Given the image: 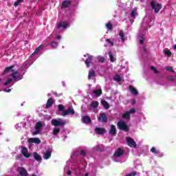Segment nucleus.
<instances>
[{"label":"nucleus","instance_id":"nucleus-1","mask_svg":"<svg viewBox=\"0 0 176 176\" xmlns=\"http://www.w3.org/2000/svg\"><path fill=\"white\" fill-rule=\"evenodd\" d=\"M151 9L154 10L155 13L157 14L159 12H160V10L162 9V4L159 3H156L154 0L151 1L150 3Z\"/></svg>","mask_w":176,"mask_h":176},{"label":"nucleus","instance_id":"nucleus-26","mask_svg":"<svg viewBox=\"0 0 176 176\" xmlns=\"http://www.w3.org/2000/svg\"><path fill=\"white\" fill-rule=\"evenodd\" d=\"M101 104L104 106L105 109H109V104L108 103V102H107V100H102Z\"/></svg>","mask_w":176,"mask_h":176},{"label":"nucleus","instance_id":"nucleus-33","mask_svg":"<svg viewBox=\"0 0 176 176\" xmlns=\"http://www.w3.org/2000/svg\"><path fill=\"white\" fill-rule=\"evenodd\" d=\"M113 79L114 80H116V82H122V78H120V76H119V74H116Z\"/></svg>","mask_w":176,"mask_h":176},{"label":"nucleus","instance_id":"nucleus-10","mask_svg":"<svg viewBox=\"0 0 176 176\" xmlns=\"http://www.w3.org/2000/svg\"><path fill=\"white\" fill-rule=\"evenodd\" d=\"M95 133L96 134H98L99 135H101L107 133V129H105L104 128L96 127L95 129Z\"/></svg>","mask_w":176,"mask_h":176},{"label":"nucleus","instance_id":"nucleus-18","mask_svg":"<svg viewBox=\"0 0 176 176\" xmlns=\"http://www.w3.org/2000/svg\"><path fill=\"white\" fill-rule=\"evenodd\" d=\"M51 156L52 152L50 151H46L43 154V159H45V160H47V159H50Z\"/></svg>","mask_w":176,"mask_h":176},{"label":"nucleus","instance_id":"nucleus-43","mask_svg":"<svg viewBox=\"0 0 176 176\" xmlns=\"http://www.w3.org/2000/svg\"><path fill=\"white\" fill-rule=\"evenodd\" d=\"M51 46H52V47H53V49H56V47H57V46H58V44L56 42H52L51 43Z\"/></svg>","mask_w":176,"mask_h":176},{"label":"nucleus","instance_id":"nucleus-2","mask_svg":"<svg viewBox=\"0 0 176 176\" xmlns=\"http://www.w3.org/2000/svg\"><path fill=\"white\" fill-rule=\"evenodd\" d=\"M51 123L55 127H58V126H65L67 122H65V120L63 119H58V120L53 119L52 120Z\"/></svg>","mask_w":176,"mask_h":176},{"label":"nucleus","instance_id":"nucleus-63","mask_svg":"<svg viewBox=\"0 0 176 176\" xmlns=\"http://www.w3.org/2000/svg\"><path fill=\"white\" fill-rule=\"evenodd\" d=\"M135 1H139V0H135Z\"/></svg>","mask_w":176,"mask_h":176},{"label":"nucleus","instance_id":"nucleus-31","mask_svg":"<svg viewBox=\"0 0 176 176\" xmlns=\"http://www.w3.org/2000/svg\"><path fill=\"white\" fill-rule=\"evenodd\" d=\"M109 56L111 63H114L115 57L113 56V54H112V52H109Z\"/></svg>","mask_w":176,"mask_h":176},{"label":"nucleus","instance_id":"nucleus-42","mask_svg":"<svg viewBox=\"0 0 176 176\" xmlns=\"http://www.w3.org/2000/svg\"><path fill=\"white\" fill-rule=\"evenodd\" d=\"M128 113H129V115H131V113H135V109L132 108L129 111H127Z\"/></svg>","mask_w":176,"mask_h":176},{"label":"nucleus","instance_id":"nucleus-35","mask_svg":"<svg viewBox=\"0 0 176 176\" xmlns=\"http://www.w3.org/2000/svg\"><path fill=\"white\" fill-rule=\"evenodd\" d=\"M164 54H165V56H168V57H171V56H173V53L170 52L169 50H166L164 52Z\"/></svg>","mask_w":176,"mask_h":176},{"label":"nucleus","instance_id":"nucleus-14","mask_svg":"<svg viewBox=\"0 0 176 176\" xmlns=\"http://www.w3.org/2000/svg\"><path fill=\"white\" fill-rule=\"evenodd\" d=\"M71 3H72V1H71V0H65L62 3L61 8L64 9L69 8V6H71Z\"/></svg>","mask_w":176,"mask_h":176},{"label":"nucleus","instance_id":"nucleus-28","mask_svg":"<svg viewBox=\"0 0 176 176\" xmlns=\"http://www.w3.org/2000/svg\"><path fill=\"white\" fill-rule=\"evenodd\" d=\"M119 36H120L122 42L126 41V38H124V32H123V30L120 31Z\"/></svg>","mask_w":176,"mask_h":176},{"label":"nucleus","instance_id":"nucleus-15","mask_svg":"<svg viewBox=\"0 0 176 176\" xmlns=\"http://www.w3.org/2000/svg\"><path fill=\"white\" fill-rule=\"evenodd\" d=\"M30 144H41V140L38 138H31L28 140Z\"/></svg>","mask_w":176,"mask_h":176},{"label":"nucleus","instance_id":"nucleus-36","mask_svg":"<svg viewBox=\"0 0 176 176\" xmlns=\"http://www.w3.org/2000/svg\"><path fill=\"white\" fill-rule=\"evenodd\" d=\"M58 109L59 112H63V111H64V109H65V107H64V105H63V104H59V105H58Z\"/></svg>","mask_w":176,"mask_h":176},{"label":"nucleus","instance_id":"nucleus-58","mask_svg":"<svg viewBox=\"0 0 176 176\" xmlns=\"http://www.w3.org/2000/svg\"><path fill=\"white\" fill-rule=\"evenodd\" d=\"M173 49L176 50V45H173Z\"/></svg>","mask_w":176,"mask_h":176},{"label":"nucleus","instance_id":"nucleus-16","mask_svg":"<svg viewBox=\"0 0 176 176\" xmlns=\"http://www.w3.org/2000/svg\"><path fill=\"white\" fill-rule=\"evenodd\" d=\"M109 133L111 135H116V126H115L113 124H111Z\"/></svg>","mask_w":176,"mask_h":176},{"label":"nucleus","instance_id":"nucleus-55","mask_svg":"<svg viewBox=\"0 0 176 176\" xmlns=\"http://www.w3.org/2000/svg\"><path fill=\"white\" fill-rule=\"evenodd\" d=\"M53 95L56 96V97H58V95H57V92H53Z\"/></svg>","mask_w":176,"mask_h":176},{"label":"nucleus","instance_id":"nucleus-45","mask_svg":"<svg viewBox=\"0 0 176 176\" xmlns=\"http://www.w3.org/2000/svg\"><path fill=\"white\" fill-rule=\"evenodd\" d=\"M131 17H133V19H135V10H133L131 11Z\"/></svg>","mask_w":176,"mask_h":176},{"label":"nucleus","instance_id":"nucleus-17","mask_svg":"<svg viewBox=\"0 0 176 176\" xmlns=\"http://www.w3.org/2000/svg\"><path fill=\"white\" fill-rule=\"evenodd\" d=\"M53 104H54V100H53V99H52V98H50L48 99V100L47 101V104L45 105V108L47 109L50 108V107L53 106Z\"/></svg>","mask_w":176,"mask_h":176},{"label":"nucleus","instance_id":"nucleus-13","mask_svg":"<svg viewBox=\"0 0 176 176\" xmlns=\"http://www.w3.org/2000/svg\"><path fill=\"white\" fill-rule=\"evenodd\" d=\"M124 153V151L122 148H118L117 151H116L115 153H113V156L114 157H120V156H122Z\"/></svg>","mask_w":176,"mask_h":176},{"label":"nucleus","instance_id":"nucleus-5","mask_svg":"<svg viewBox=\"0 0 176 176\" xmlns=\"http://www.w3.org/2000/svg\"><path fill=\"white\" fill-rule=\"evenodd\" d=\"M67 115H75V110L72 106L69 107L68 109L62 113V116H67Z\"/></svg>","mask_w":176,"mask_h":176},{"label":"nucleus","instance_id":"nucleus-24","mask_svg":"<svg viewBox=\"0 0 176 176\" xmlns=\"http://www.w3.org/2000/svg\"><path fill=\"white\" fill-rule=\"evenodd\" d=\"M94 94H95L96 97H100V96L102 94V90L101 89H96L94 91Z\"/></svg>","mask_w":176,"mask_h":176},{"label":"nucleus","instance_id":"nucleus-41","mask_svg":"<svg viewBox=\"0 0 176 176\" xmlns=\"http://www.w3.org/2000/svg\"><path fill=\"white\" fill-rule=\"evenodd\" d=\"M11 82H13V79L12 78H9L8 80H6L4 82V86H8V85H9V83H10Z\"/></svg>","mask_w":176,"mask_h":176},{"label":"nucleus","instance_id":"nucleus-59","mask_svg":"<svg viewBox=\"0 0 176 176\" xmlns=\"http://www.w3.org/2000/svg\"><path fill=\"white\" fill-rule=\"evenodd\" d=\"M31 176H37V175L35 174H32Z\"/></svg>","mask_w":176,"mask_h":176},{"label":"nucleus","instance_id":"nucleus-49","mask_svg":"<svg viewBox=\"0 0 176 176\" xmlns=\"http://www.w3.org/2000/svg\"><path fill=\"white\" fill-rule=\"evenodd\" d=\"M135 175H137V173H135V172H132V173H131L126 175V176H135Z\"/></svg>","mask_w":176,"mask_h":176},{"label":"nucleus","instance_id":"nucleus-46","mask_svg":"<svg viewBox=\"0 0 176 176\" xmlns=\"http://www.w3.org/2000/svg\"><path fill=\"white\" fill-rule=\"evenodd\" d=\"M151 69H153V71H154L155 74H159V71H157V69H156V67L151 66Z\"/></svg>","mask_w":176,"mask_h":176},{"label":"nucleus","instance_id":"nucleus-3","mask_svg":"<svg viewBox=\"0 0 176 176\" xmlns=\"http://www.w3.org/2000/svg\"><path fill=\"white\" fill-rule=\"evenodd\" d=\"M117 126H118V128L119 129V130H121L122 131L127 132L129 130V126L124 121L118 122L117 124Z\"/></svg>","mask_w":176,"mask_h":176},{"label":"nucleus","instance_id":"nucleus-27","mask_svg":"<svg viewBox=\"0 0 176 176\" xmlns=\"http://www.w3.org/2000/svg\"><path fill=\"white\" fill-rule=\"evenodd\" d=\"M131 116L129 113L126 111L124 114H122V119H126V120H130Z\"/></svg>","mask_w":176,"mask_h":176},{"label":"nucleus","instance_id":"nucleus-21","mask_svg":"<svg viewBox=\"0 0 176 176\" xmlns=\"http://www.w3.org/2000/svg\"><path fill=\"white\" fill-rule=\"evenodd\" d=\"M92 78H96V72L91 69L89 71L88 79L89 80H91Z\"/></svg>","mask_w":176,"mask_h":176},{"label":"nucleus","instance_id":"nucleus-19","mask_svg":"<svg viewBox=\"0 0 176 176\" xmlns=\"http://www.w3.org/2000/svg\"><path fill=\"white\" fill-rule=\"evenodd\" d=\"M129 91H131V93L133 96H138V91H137V89L131 85L129 86Z\"/></svg>","mask_w":176,"mask_h":176},{"label":"nucleus","instance_id":"nucleus-40","mask_svg":"<svg viewBox=\"0 0 176 176\" xmlns=\"http://www.w3.org/2000/svg\"><path fill=\"white\" fill-rule=\"evenodd\" d=\"M166 71H168L169 72H172L173 74H175V71L173 69V67H166Z\"/></svg>","mask_w":176,"mask_h":176},{"label":"nucleus","instance_id":"nucleus-32","mask_svg":"<svg viewBox=\"0 0 176 176\" xmlns=\"http://www.w3.org/2000/svg\"><path fill=\"white\" fill-rule=\"evenodd\" d=\"M97 60L99 63H103L105 62V58H104L103 56H98Z\"/></svg>","mask_w":176,"mask_h":176},{"label":"nucleus","instance_id":"nucleus-9","mask_svg":"<svg viewBox=\"0 0 176 176\" xmlns=\"http://www.w3.org/2000/svg\"><path fill=\"white\" fill-rule=\"evenodd\" d=\"M81 120L85 124H90L91 123V118L89 116H84L82 117Z\"/></svg>","mask_w":176,"mask_h":176},{"label":"nucleus","instance_id":"nucleus-38","mask_svg":"<svg viewBox=\"0 0 176 176\" xmlns=\"http://www.w3.org/2000/svg\"><path fill=\"white\" fill-rule=\"evenodd\" d=\"M41 49H42V45L37 47L33 54H36V53H39V52H41Z\"/></svg>","mask_w":176,"mask_h":176},{"label":"nucleus","instance_id":"nucleus-6","mask_svg":"<svg viewBox=\"0 0 176 176\" xmlns=\"http://www.w3.org/2000/svg\"><path fill=\"white\" fill-rule=\"evenodd\" d=\"M84 57H87V58L85 60V63L87 65V67L89 68L90 67V64H91V61H93V56L87 54L84 55Z\"/></svg>","mask_w":176,"mask_h":176},{"label":"nucleus","instance_id":"nucleus-25","mask_svg":"<svg viewBox=\"0 0 176 176\" xmlns=\"http://www.w3.org/2000/svg\"><path fill=\"white\" fill-rule=\"evenodd\" d=\"M13 68H14V65L6 67V69H4V74H8L10 72V71H12Z\"/></svg>","mask_w":176,"mask_h":176},{"label":"nucleus","instance_id":"nucleus-52","mask_svg":"<svg viewBox=\"0 0 176 176\" xmlns=\"http://www.w3.org/2000/svg\"><path fill=\"white\" fill-rule=\"evenodd\" d=\"M140 45H142L144 43V37H142V39L140 40Z\"/></svg>","mask_w":176,"mask_h":176},{"label":"nucleus","instance_id":"nucleus-47","mask_svg":"<svg viewBox=\"0 0 176 176\" xmlns=\"http://www.w3.org/2000/svg\"><path fill=\"white\" fill-rule=\"evenodd\" d=\"M95 151H96L97 152H101V148H100V146H96L95 148H94Z\"/></svg>","mask_w":176,"mask_h":176},{"label":"nucleus","instance_id":"nucleus-29","mask_svg":"<svg viewBox=\"0 0 176 176\" xmlns=\"http://www.w3.org/2000/svg\"><path fill=\"white\" fill-rule=\"evenodd\" d=\"M151 152L152 153H154V155H159V153H160V151L156 150V148H155V147H152L151 148Z\"/></svg>","mask_w":176,"mask_h":176},{"label":"nucleus","instance_id":"nucleus-61","mask_svg":"<svg viewBox=\"0 0 176 176\" xmlns=\"http://www.w3.org/2000/svg\"><path fill=\"white\" fill-rule=\"evenodd\" d=\"M77 153H78V151H76V152H75V155H78Z\"/></svg>","mask_w":176,"mask_h":176},{"label":"nucleus","instance_id":"nucleus-30","mask_svg":"<svg viewBox=\"0 0 176 176\" xmlns=\"http://www.w3.org/2000/svg\"><path fill=\"white\" fill-rule=\"evenodd\" d=\"M43 126V124L41 122L36 123V130H41V128Z\"/></svg>","mask_w":176,"mask_h":176},{"label":"nucleus","instance_id":"nucleus-22","mask_svg":"<svg viewBox=\"0 0 176 176\" xmlns=\"http://www.w3.org/2000/svg\"><path fill=\"white\" fill-rule=\"evenodd\" d=\"M34 159L36 160V162H41L42 160V157L38 154V153L34 152L33 153Z\"/></svg>","mask_w":176,"mask_h":176},{"label":"nucleus","instance_id":"nucleus-50","mask_svg":"<svg viewBox=\"0 0 176 176\" xmlns=\"http://www.w3.org/2000/svg\"><path fill=\"white\" fill-rule=\"evenodd\" d=\"M106 42H107L108 43H109L112 46H113V42L111 41V39H109V38L106 39Z\"/></svg>","mask_w":176,"mask_h":176},{"label":"nucleus","instance_id":"nucleus-37","mask_svg":"<svg viewBox=\"0 0 176 176\" xmlns=\"http://www.w3.org/2000/svg\"><path fill=\"white\" fill-rule=\"evenodd\" d=\"M60 129L59 128H56V129H54L53 130V134L54 135H57V134H58L60 133Z\"/></svg>","mask_w":176,"mask_h":176},{"label":"nucleus","instance_id":"nucleus-64","mask_svg":"<svg viewBox=\"0 0 176 176\" xmlns=\"http://www.w3.org/2000/svg\"><path fill=\"white\" fill-rule=\"evenodd\" d=\"M0 135H1V133H0Z\"/></svg>","mask_w":176,"mask_h":176},{"label":"nucleus","instance_id":"nucleus-60","mask_svg":"<svg viewBox=\"0 0 176 176\" xmlns=\"http://www.w3.org/2000/svg\"><path fill=\"white\" fill-rule=\"evenodd\" d=\"M85 176H89V173H86V174H85Z\"/></svg>","mask_w":176,"mask_h":176},{"label":"nucleus","instance_id":"nucleus-7","mask_svg":"<svg viewBox=\"0 0 176 176\" xmlns=\"http://www.w3.org/2000/svg\"><path fill=\"white\" fill-rule=\"evenodd\" d=\"M98 120L99 122H102V123H107V122H108V118H107V114H105V113H100Z\"/></svg>","mask_w":176,"mask_h":176},{"label":"nucleus","instance_id":"nucleus-4","mask_svg":"<svg viewBox=\"0 0 176 176\" xmlns=\"http://www.w3.org/2000/svg\"><path fill=\"white\" fill-rule=\"evenodd\" d=\"M126 144L128 146H130V148H137V143H135V141L130 137H126Z\"/></svg>","mask_w":176,"mask_h":176},{"label":"nucleus","instance_id":"nucleus-20","mask_svg":"<svg viewBox=\"0 0 176 176\" xmlns=\"http://www.w3.org/2000/svg\"><path fill=\"white\" fill-rule=\"evenodd\" d=\"M58 28H68V23L62 21L58 23Z\"/></svg>","mask_w":176,"mask_h":176},{"label":"nucleus","instance_id":"nucleus-34","mask_svg":"<svg viewBox=\"0 0 176 176\" xmlns=\"http://www.w3.org/2000/svg\"><path fill=\"white\" fill-rule=\"evenodd\" d=\"M106 27H107V30H109V31H112V30L113 28V25L111 23H107L106 24Z\"/></svg>","mask_w":176,"mask_h":176},{"label":"nucleus","instance_id":"nucleus-8","mask_svg":"<svg viewBox=\"0 0 176 176\" xmlns=\"http://www.w3.org/2000/svg\"><path fill=\"white\" fill-rule=\"evenodd\" d=\"M12 76L16 80H21L23 79V75L20 72H15L12 73Z\"/></svg>","mask_w":176,"mask_h":176},{"label":"nucleus","instance_id":"nucleus-51","mask_svg":"<svg viewBox=\"0 0 176 176\" xmlns=\"http://www.w3.org/2000/svg\"><path fill=\"white\" fill-rule=\"evenodd\" d=\"M19 5H20V3L18 1V0L15 1L14 3V6L15 7L19 6Z\"/></svg>","mask_w":176,"mask_h":176},{"label":"nucleus","instance_id":"nucleus-23","mask_svg":"<svg viewBox=\"0 0 176 176\" xmlns=\"http://www.w3.org/2000/svg\"><path fill=\"white\" fill-rule=\"evenodd\" d=\"M98 105L100 103L98 101H92L90 104V107L94 109L98 108Z\"/></svg>","mask_w":176,"mask_h":176},{"label":"nucleus","instance_id":"nucleus-44","mask_svg":"<svg viewBox=\"0 0 176 176\" xmlns=\"http://www.w3.org/2000/svg\"><path fill=\"white\" fill-rule=\"evenodd\" d=\"M168 82H174L175 80V76H170L168 78Z\"/></svg>","mask_w":176,"mask_h":176},{"label":"nucleus","instance_id":"nucleus-12","mask_svg":"<svg viewBox=\"0 0 176 176\" xmlns=\"http://www.w3.org/2000/svg\"><path fill=\"white\" fill-rule=\"evenodd\" d=\"M21 153L24 156V157H26L27 159H29V157H31V154L28 153V148H27L26 147L22 148Z\"/></svg>","mask_w":176,"mask_h":176},{"label":"nucleus","instance_id":"nucleus-57","mask_svg":"<svg viewBox=\"0 0 176 176\" xmlns=\"http://www.w3.org/2000/svg\"><path fill=\"white\" fill-rule=\"evenodd\" d=\"M56 39H58V40L61 39V36H57Z\"/></svg>","mask_w":176,"mask_h":176},{"label":"nucleus","instance_id":"nucleus-48","mask_svg":"<svg viewBox=\"0 0 176 176\" xmlns=\"http://www.w3.org/2000/svg\"><path fill=\"white\" fill-rule=\"evenodd\" d=\"M39 131H41V130L36 129V131L33 132V135H36L39 134Z\"/></svg>","mask_w":176,"mask_h":176},{"label":"nucleus","instance_id":"nucleus-39","mask_svg":"<svg viewBox=\"0 0 176 176\" xmlns=\"http://www.w3.org/2000/svg\"><path fill=\"white\" fill-rule=\"evenodd\" d=\"M78 155H80V156H82V157H86V151H85V150H82Z\"/></svg>","mask_w":176,"mask_h":176},{"label":"nucleus","instance_id":"nucleus-11","mask_svg":"<svg viewBox=\"0 0 176 176\" xmlns=\"http://www.w3.org/2000/svg\"><path fill=\"white\" fill-rule=\"evenodd\" d=\"M18 173L21 176H27L28 175V172L24 167H19L18 168Z\"/></svg>","mask_w":176,"mask_h":176},{"label":"nucleus","instance_id":"nucleus-54","mask_svg":"<svg viewBox=\"0 0 176 176\" xmlns=\"http://www.w3.org/2000/svg\"><path fill=\"white\" fill-rule=\"evenodd\" d=\"M4 91H6L7 93H10V91H12V89H6V90H4Z\"/></svg>","mask_w":176,"mask_h":176},{"label":"nucleus","instance_id":"nucleus-53","mask_svg":"<svg viewBox=\"0 0 176 176\" xmlns=\"http://www.w3.org/2000/svg\"><path fill=\"white\" fill-rule=\"evenodd\" d=\"M67 175H71V174H72V172L70 170H68L67 171Z\"/></svg>","mask_w":176,"mask_h":176},{"label":"nucleus","instance_id":"nucleus-56","mask_svg":"<svg viewBox=\"0 0 176 176\" xmlns=\"http://www.w3.org/2000/svg\"><path fill=\"white\" fill-rule=\"evenodd\" d=\"M19 3H23L24 2V0H17Z\"/></svg>","mask_w":176,"mask_h":176},{"label":"nucleus","instance_id":"nucleus-62","mask_svg":"<svg viewBox=\"0 0 176 176\" xmlns=\"http://www.w3.org/2000/svg\"><path fill=\"white\" fill-rule=\"evenodd\" d=\"M2 81V78H0V82H1Z\"/></svg>","mask_w":176,"mask_h":176}]
</instances>
